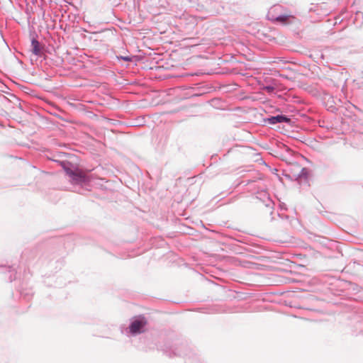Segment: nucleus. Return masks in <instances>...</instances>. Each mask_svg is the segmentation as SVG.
I'll return each instance as SVG.
<instances>
[{
    "label": "nucleus",
    "mask_w": 363,
    "mask_h": 363,
    "mask_svg": "<svg viewBox=\"0 0 363 363\" xmlns=\"http://www.w3.org/2000/svg\"><path fill=\"white\" fill-rule=\"evenodd\" d=\"M53 161L58 163L62 167L72 184H83L90 182L89 177L80 169L73 165L72 162L67 160L60 161L53 160Z\"/></svg>",
    "instance_id": "1"
},
{
    "label": "nucleus",
    "mask_w": 363,
    "mask_h": 363,
    "mask_svg": "<svg viewBox=\"0 0 363 363\" xmlns=\"http://www.w3.org/2000/svg\"><path fill=\"white\" fill-rule=\"evenodd\" d=\"M161 350L164 354L169 357L175 356H189V361H190L191 349L188 344L184 342L177 341L174 344L166 342L161 347ZM189 363H191L189 362Z\"/></svg>",
    "instance_id": "2"
},
{
    "label": "nucleus",
    "mask_w": 363,
    "mask_h": 363,
    "mask_svg": "<svg viewBox=\"0 0 363 363\" xmlns=\"http://www.w3.org/2000/svg\"><path fill=\"white\" fill-rule=\"evenodd\" d=\"M146 324L147 320L144 316L138 315L133 317L130 319L129 326L123 333H125L127 335L135 336L145 331Z\"/></svg>",
    "instance_id": "3"
},
{
    "label": "nucleus",
    "mask_w": 363,
    "mask_h": 363,
    "mask_svg": "<svg viewBox=\"0 0 363 363\" xmlns=\"http://www.w3.org/2000/svg\"><path fill=\"white\" fill-rule=\"evenodd\" d=\"M294 19H295V16L290 9L284 10V11H283V14L272 16V17H269V20L271 21L276 22L281 25L289 24Z\"/></svg>",
    "instance_id": "4"
},
{
    "label": "nucleus",
    "mask_w": 363,
    "mask_h": 363,
    "mask_svg": "<svg viewBox=\"0 0 363 363\" xmlns=\"http://www.w3.org/2000/svg\"><path fill=\"white\" fill-rule=\"evenodd\" d=\"M264 122L265 123L269 124V125H275L278 123H289L291 121V118L284 114H278L276 116H272L267 118H265L263 119Z\"/></svg>",
    "instance_id": "5"
},
{
    "label": "nucleus",
    "mask_w": 363,
    "mask_h": 363,
    "mask_svg": "<svg viewBox=\"0 0 363 363\" xmlns=\"http://www.w3.org/2000/svg\"><path fill=\"white\" fill-rule=\"evenodd\" d=\"M30 51L38 57L43 55V47L35 37H33L31 39Z\"/></svg>",
    "instance_id": "6"
},
{
    "label": "nucleus",
    "mask_w": 363,
    "mask_h": 363,
    "mask_svg": "<svg viewBox=\"0 0 363 363\" xmlns=\"http://www.w3.org/2000/svg\"><path fill=\"white\" fill-rule=\"evenodd\" d=\"M284 10H289V9L281 4L274 5L270 8L268 12V19L269 20V17H272V16H278L279 14H283V11H284Z\"/></svg>",
    "instance_id": "7"
},
{
    "label": "nucleus",
    "mask_w": 363,
    "mask_h": 363,
    "mask_svg": "<svg viewBox=\"0 0 363 363\" xmlns=\"http://www.w3.org/2000/svg\"><path fill=\"white\" fill-rule=\"evenodd\" d=\"M353 145L357 148H363V133H356L352 136Z\"/></svg>",
    "instance_id": "8"
},
{
    "label": "nucleus",
    "mask_w": 363,
    "mask_h": 363,
    "mask_svg": "<svg viewBox=\"0 0 363 363\" xmlns=\"http://www.w3.org/2000/svg\"><path fill=\"white\" fill-rule=\"evenodd\" d=\"M308 176V169L306 167H303L301 169L300 172L298 174H294L293 178L294 179L298 180L299 179H306Z\"/></svg>",
    "instance_id": "9"
},
{
    "label": "nucleus",
    "mask_w": 363,
    "mask_h": 363,
    "mask_svg": "<svg viewBox=\"0 0 363 363\" xmlns=\"http://www.w3.org/2000/svg\"><path fill=\"white\" fill-rule=\"evenodd\" d=\"M0 267L5 268L6 271L9 273V279L10 281H12L16 279V269L13 266H3L1 265Z\"/></svg>",
    "instance_id": "10"
},
{
    "label": "nucleus",
    "mask_w": 363,
    "mask_h": 363,
    "mask_svg": "<svg viewBox=\"0 0 363 363\" xmlns=\"http://www.w3.org/2000/svg\"><path fill=\"white\" fill-rule=\"evenodd\" d=\"M354 23L357 26H363V12H356L354 18Z\"/></svg>",
    "instance_id": "11"
},
{
    "label": "nucleus",
    "mask_w": 363,
    "mask_h": 363,
    "mask_svg": "<svg viewBox=\"0 0 363 363\" xmlns=\"http://www.w3.org/2000/svg\"><path fill=\"white\" fill-rule=\"evenodd\" d=\"M263 90L266 91L269 94H272L274 92L275 88L272 85H267L263 86Z\"/></svg>",
    "instance_id": "12"
},
{
    "label": "nucleus",
    "mask_w": 363,
    "mask_h": 363,
    "mask_svg": "<svg viewBox=\"0 0 363 363\" xmlns=\"http://www.w3.org/2000/svg\"><path fill=\"white\" fill-rule=\"evenodd\" d=\"M21 296L26 301L29 300L30 296V294L24 292H21Z\"/></svg>",
    "instance_id": "13"
},
{
    "label": "nucleus",
    "mask_w": 363,
    "mask_h": 363,
    "mask_svg": "<svg viewBox=\"0 0 363 363\" xmlns=\"http://www.w3.org/2000/svg\"><path fill=\"white\" fill-rule=\"evenodd\" d=\"M120 58L125 62H131L132 57L130 56H121Z\"/></svg>",
    "instance_id": "14"
},
{
    "label": "nucleus",
    "mask_w": 363,
    "mask_h": 363,
    "mask_svg": "<svg viewBox=\"0 0 363 363\" xmlns=\"http://www.w3.org/2000/svg\"><path fill=\"white\" fill-rule=\"evenodd\" d=\"M272 203V201L269 199V198L267 197V203L265 204L266 206L269 207V206H271Z\"/></svg>",
    "instance_id": "15"
},
{
    "label": "nucleus",
    "mask_w": 363,
    "mask_h": 363,
    "mask_svg": "<svg viewBox=\"0 0 363 363\" xmlns=\"http://www.w3.org/2000/svg\"><path fill=\"white\" fill-rule=\"evenodd\" d=\"M189 3H191L192 1V0H187Z\"/></svg>",
    "instance_id": "16"
}]
</instances>
